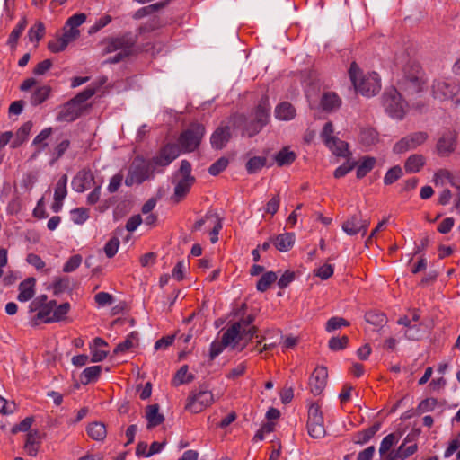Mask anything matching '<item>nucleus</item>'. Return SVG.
<instances>
[{"mask_svg":"<svg viewBox=\"0 0 460 460\" xmlns=\"http://www.w3.org/2000/svg\"><path fill=\"white\" fill-rule=\"evenodd\" d=\"M32 128V122L27 121L22 124L15 134L14 139L11 143L12 148H17L27 139Z\"/></svg>","mask_w":460,"mask_h":460,"instance_id":"473e14b6","label":"nucleus"},{"mask_svg":"<svg viewBox=\"0 0 460 460\" xmlns=\"http://www.w3.org/2000/svg\"><path fill=\"white\" fill-rule=\"evenodd\" d=\"M349 74L356 91L363 95L373 96L381 89L378 75L373 72L361 76L360 69L355 62L351 63Z\"/></svg>","mask_w":460,"mask_h":460,"instance_id":"f257e3e1","label":"nucleus"},{"mask_svg":"<svg viewBox=\"0 0 460 460\" xmlns=\"http://www.w3.org/2000/svg\"><path fill=\"white\" fill-rule=\"evenodd\" d=\"M459 91V86L453 81L438 79L431 85L432 95L435 99L445 101L453 98Z\"/></svg>","mask_w":460,"mask_h":460,"instance_id":"1a4fd4ad","label":"nucleus"},{"mask_svg":"<svg viewBox=\"0 0 460 460\" xmlns=\"http://www.w3.org/2000/svg\"><path fill=\"white\" fill-rule=\"evenodd\" d=\"M87 434L94 440L102 441L107 435V429L102 422L94 421L88 425Z\"/></svg>","mask_w":460,"mask_h":460,"instance_id":"2f4dec72","label":"nucleus"},{"mask_svg":"<svg viewBox=\"0 0 460 460\" xmlns=\"http://www.w3.org/2000/svg\"><path fill=\"white\" fill-rule=\"evenodd\" d=\"M456 146V134L454 131L445 133L437 143V150L439 155H448L453 153Z\"/></svg>","mask_w":460,"mask_h":460,"instance_id":"aec40b11","label":"nucleus"},{"mask_svg":"<svg viewBox=\"0 0 460 460\" xmlns=\"http://www.w3.org/2000/svg\"><path fill=\"white\" fill-rule=\"evenodd\" d=\"M119 240L118 237L111 238L104 245V252L108 258H112L118 252L119 246Z\"/></svg>","mask_w":460,"mask_h":460,"instance_id":"6e6d98bb","label":"nucleus"},{"mask_svg":"<svg viewBox=\"0 0 460 460\" xmlns=\"http://www.w3.org/2000/svg\"><path fill=\"white\" fill-rule=\"evenodd\" d=\"M378 140V133L372 128H362L360 131V141L365 146H372Z\"/></svg>","mask_w":460,"mask_h":460,"instance_id":"79ce46f5","label":"nucleus"},{"mask_svg":"<svg viewBox=\"0 0 460 460\" xmlns=\"http://www.w3.org/2000/svg\"><path fill=\"white\" fill-rule=\"evenodd\" d=\"M69 288V279L68 278H58L56 279L53 283V292L55 296H58L64 291H66Z\"/></svg>","mask_w":460,"mask_h":460,"instance_id":"680f3d73","label":"nucleus"},{"mask_svg":"<svg viewBox=\"0 0 460 460\" xmlns=\"http://www.w3.org/2000/svg\"><path fill=\"white\" fill-rule=\"evenodd\" d=\"M398 441V438L395 434L391 433L387 436H385L380 445L379 447V453L380 455H385L388 453L390 448L393 447L394 444H395Z\"/></svg>","mask_w":460,"mask_h":460,"instance_id":"3c124183","label":"nucleus"},{"mask_svg":"<svg viewBox=\"0 0 460 460\" xmlns=\"http://www.w3.org/2000/svg\"><path fill=\"white\" fill-rule=\"evenodd\" d=\"M380 427L381 424L376 422L371 427L356 433L354 436V442L359 445H364L367 443L380 429Z\"/></svg>","mask_w":460,"mask_h":460,"instance_id":"c85d7f7f","label":"nucleus"},{"mask_svg":"<svg viewBox=\"0 0 460 460\" xmlns=\"http://www.w3.org/2000/svg\"><path fill=\"white\" fill-rule=\"evenodd\" d=\"M27 19L25 17L22 18L21 21L18 22V24L15 26V28L12 31L7 43L12 47L15 48L19 38L21 37L22 33L25 30L27 26Z\"/></svg>","mask_w":460,"mask_h":460,"instance_id":"e433bc0d","label":"nucleus"},{"mask_svg":"<svg viewBox=\"0 0 460 460\" xmlns=\"http://www.w3.org/2000/svg\"><path fill=\"white\" fill-rule=\"evenodd\" d=\"M376 158L364 157L357 168V178L362 179L365 177L375 166Z\"/></svg>","mask_w":460,"mask_h":460,"instance_id":"58836bf2","label":"nucleus"},{"mask_svg":"<svg viewBox=\"0 0 460 460\" xmlns=\"http://www.w3.org/2000/svg\"><path fill=\"white\" fill-rule=\"evenodd\" d=\"M382 105L392 119L402 120L406 115L408 103L396 88L391 87L383 93Z\"/></svg>","mask_w":460,"mask_h":460,"instance_id":"7ed1b4c3","label":"nucleus"},{"mask_svg":"<svg viewBox=\"0 0 460 460\" xmlns=\"http://www.w3.org/2000/svg\"><path fill=\"white\" fill-rule=\"evenodd\" d=\"M66 184H67V175L63 174L58 181L56 187H55V192H54V199L55 200H64L65 198L67 195V190H66Z\"/></svg>","mask_w":460,"mask_h":460,"instance_id":"a19ab883","label":"nucleus"},{"mask_svg":"<svg viewBox=\"0 0 460 460\" xmlns=\"http://www.w3.org/2000/svg\"><path fill=\"white\" fill-rule=\"evenodd\" d=\"M341 100L334 92H325L323 93L320 106L325 111H332L340 108Z\"/></svg>","mask_w":460,"mask_h":460,"instance_id":"5701e85b","label":"nucleus"},{"mask_svg":"<svg viewBox=\"0 0 460 460\" xmlns=\"http://www.w3.org/2000/svg\"><path fill=\"white\" fill-rule=\"evenodd\" d=\"M180 155L179 146L176 144H167L152 159V163L157 166H166L176 159Z\"/></svg>","mask_w":460,"mask_h":460,"instance_id":"2eb2a0df","label":"nucleus"},{"mask_svg":"<svg viewBox=\"0 0 460 460\" xmlns=\"http://www.w3.org/2000/svg\"><path fill=\"white\" fill-rule=\"evenodd\" d=\"M278 279V276L273 271H268L264 273L258 280L256 288L260 292H265L271 284H273Z\"/></svg>","mask_w":460,"mask_h":460,"instance_id":"4c0bfd02","label":"nucleus"},{"mask_svg":"<svg viewBox=\"0 0 460 460\" xmlns=\"http://www.w3.org/2000/svg\"><path fill=\"white\" fill-rule=\"evenodd\" d=\"M214 402V395L211 391L200 388L193 390L187 398L185 410L191 413H199Z\"/></svg>","mask_w":460,"mask_h":460,"instance_id":"423d86ee","label":"nucleus"},{"mask_svg":"<svg viewBox=\"0 0 460 460\" xmlns=\"http://www.w3.org/2000/svg\"><path fill=\"white\" fill-rule=\"evenodd\" d=\"M86 20L84 13H76L71 16L66 22V27L73 29L74 31H79L77 28L83 24Z\"/></svg>","mask_w":460,"mask_h":460,"instance_id":"13d9d810","label":"nucleus"},{"mask_svg":"<svg viewBox=\"0 0 460 460\" xmlns=\"http://www.w3.org/2000/svg\"><path fill=\"white\" fill-rule=\"evenodd\" d=\"M429 137L428 133L423 131L414 132L396 142L393 147L395 154H402L411 149H415L422 145Z\"/></svg>","mask_w":460,"mask_h":460,"instance_id":"9d476101","label":"nucleus"},{"mask_svg":"<svg viewBox=\"0 0 460 460\" xmlns=\"http://www.w3.org/2000/svg\"><path fill=\"white\" fill-rule=\"evenodd\" d=\"M136 42L137 38L130 32L119 37L111 38L106 41L104 52L111 53L115 51H121L127 52L128 55H131Z\"/></svg>","mask_w":460,"mask_h":460,"instance_id":"6e6552de","label":"nucleus"},{"mask_svg":"<svg viewBox=\"0 0 460 460\" xmlns=\"http://www.w3.org/2000/svg\"><path fill=\"white\" fill-rule=\"evenodd\" d=\"M242 323H234L222 334L221 340L224 345L236 349L239 341L242 340Z\"/></svg>","mask_w":460,"mask_h":460,"instance_id":"6ab92c4d","label":"nucleus"},{"mask_svg":"<svg viewBox=\"0 0 460 460\" xmlns=\"http://www.w3.org/2000/svg\"><path fill=\"white\" fill-rule=\"evenodd\" d=\"M230 120L234 127L243 128L242 135L249 137L258 134L263 128L253 119L248 121L243 114H234L231 117Z\"/></svg>","mask_w":460,"mask_h":460,"instance_id":"f8f14e48","label":"nucleus"},{"mask_svg":"<svg viewBox=\"0 0 460 460\" xmlns=\"http://www.w3.org/2000/svg\"><path fill=\"white\" fill-rule=\"evenodd\" d=\"M228 163L229 161L227 158L221 157L209 166L208 172L211 175L216 176L227 167Z\"/></svg>","mask_w":460,"mask_h":460,"instance_id":"864d4df0","label":"nucleus"},{"mask_svg":"<svg viewBox=\"0 0 460 460\" xmlns=\"http://www.w3.org/2000/svg\"><path fill=\"white\" fill-rule=\"evenodd\" d=\"M266 157L253 156L246 163V171L250 174L256 173L266 165Z\"/></svg>","mask_w":460,"mask_h":460,"instance_id":"ea45409f","label":"nucleus"},{"mask_svg":"<svg viewBox=\"0 0 460 460\" xmlns=\"http://www.w3.org/2000/svg\"><path fill=\"white\" fill-rule=\"evenodd\" d=\"M34 421L33 417H26L24 420H22L19 424L14 425L12 428V433L16 434L21 431H27L31 429L32 423Z\"/></svg>","mask_w":460,"mask_h":460,"instance_id":"0e129e2a","label":"nucleus"},{"mask_svg":"<svg viewBox=\"0 0 460 460\" xmlns=\"http://www.w3.org/2000/svg\"><path fill=\"white\" fill-rule=\"evenodd\" d=\"M94 183V177L91 171L82 170L77 172L72 181V186L75 191L84 192L90 189Z\"/></svg>","mask_w":460,"mask_h":460,"instance_id":"a211bd4d","label":"nucleus"},{"mask_svg":"<svg viewBox=\"0 0 460 460\" xmlns=\"http://www.w3.org/2000/svg\"><path fill=\"white\" fill-rule=\"evenodd\" d=\"M146 418L147 420V429H152L164 421V416L159 412L157 403L146 406Z\"/></svg>","mask_w":460,"mask_h":460,"instance_id":"4be33fe9","label":"nucleus"},{"mask_svg":"<svg viewBox=\"0 0 460 460\" xmlns=\"http://www.w3.org/2000/svg\"><path fill=\"white\" fill-rule=\"evenodd\" d=\"M194 379L192 374H188V366L183 365L176 373L173 383L175 385L190 383Z\"/></svg>","mask_w":460,"mask_h":460,"instance_id":"c03bdc74","label":"nucleus"},{"mask_svg":"<svg viewBox=\"0 0 460 460\" xmlns=\"http://www.w3.org/2000/svg\"><path fill=\"white\" fill-rule=\"evenodd\" d=\"M308 434L313 438H323L326 430L323 425V418L320 411V407L316 403L311 404L308 410L307 420Z\"/></svg>","mask_w":460,"mask_h":460,"instance_id":"0eeeda50","label":"nucleus"},{"mask_svg":"<svg viewBox=\"0 0 460 460\" xmlns=\"http://www.w3.org/2000/svg\"><path fill=\"white\" fill-rule=\"evenodd\" d=\"M51 133L52 128H46L35 137L32 144L37 146V150L31 155V159H35L38 156L39 153L48 146V143L46 142V140L50 137Z\"/></svg>","mask_w":460,"mask_h":460,"instance_id":"c756f323","label":"nucleus"},{"mask_svg":"<svg viewBox=\"0 0 460 460\" xmlns=\"http://www.w3.org/2000/svg\"><path fill=\"white\" fill-rule=\"evenodd\" d=\"M205 127L199 123L191 124L179 137L178 143L183 152H192L200 145Z\"/></svg>","mask_w":460,"mask_h":460,"instance_id":"20e7f679","label":"nucleus"},{"mask_svg":"<svg viewBox=\"0 0 460 460\" xmlns=\"http://www.w3.org/2000/svg\"><path fill=\"white\" fill-rule=\"evenodd\" d=\"M270 111V105L269 103V98L262 97L256 107L253 119L260 123L261 126L264 127L269 121Z\"/></svg>","mask_w":460,"mask_h":460,"instance_id":"412c9836","label":"nucleus"},{"mask_svg":"<svg viewBox=\"0 0 460 460\" xmlns=\"http://www.w3.org/2000/svg\"><path fill=\"white\" fill-rule=\"evenodd\" d=\"M82 260L83 259L80 254L71 256L65 263L63 271L66 273L75 271L82 263Z\"/></svg>","mask_w":460,"mask_h":460,"instance_id":"052dcab7","label":"nucleus"},{"mask_svg":"<svg viewBox=\"0 0 460 460\" xmlns=\"http://www.w3.org/2000/svg\"><path fill=\"white\" fill-rule=\"evenodd\" d=\"M280 204V198L277 194L273 196L265 206V213L270 214L271 216L275 215L279 210Z\"/></svg>","mask_w":460,"mask_h":460,"instance_id":"69168bd1","label":"nucleus"},{"mask_svg":"<svg viewBox=\"0 0 460 460\" xmlns=\"http://www.w3.org/2000/svg\"><path fill=\"white\" fill-rule=\"evenodd\" d=\"M154 168L152 164L142 157H136L129 168L128 175L126 177L125 184L132 186L135 183L140 184L149 178Z\"/></svg>","mask_w":460,"mask_h":460,"instance_id":"39448f33","label":"nucleus"},{"mask_svg":"<svg viewBox=\"0 0 460 460\" xmlns=\"http://www.w3.org/2000/svg\"><path fill=\"white\" fill-rule=\"evenodd\" d=\"M51 66L52 61L50 59H44L36 65L33 69V74L35 75H43L51 68Z\"/></svg>","mask_w":460,"mask_h":460,"instance_id":"774afa93","label":"nucleus"},{"mask_svg":"<svg viewBox=\"0 0 460 460\" xmlns=\"http://www.w3.org/2000/svg\"><path fill=\"white\" fill-rule=\"evenodd\" d=\"M175 183L172 199L175 202L182 200L190 192L191 186L195 182V177L191 175V164L187 160H182L179 170L173 174Z\"/></svg>","mask_w":460,"mask_h":460,"instance_id":"f03ea898","label":"nucleus"},{"mask_svg":"<svg viewBox=\"0 0 460 460\" xmlns=\"http://www.w3.org/2000/svg\"><path fill=\"white\" fill-rule=\"evenodd\" d=\"M411 439L410 436L408 435L405 438L403 443L398 447V449H402V456L404 459L409 457L410 456L413 455L417 451V444L413 443L410 446H406L407 443L411 442Z\"/></svg>","mask_w":460,"mask_h":460,"instance_id":"5fc2aeb1","label":"nucleus"},{"mask_svg":"<svg viewBox=\"0 0 460 460\" xmlns=\"http://www.w3.org/2000/svg\"><path fill=\"white\" fill-rule=\"evenodd\" d=\"M402 176V169L400 165H395L392 168H390L385 177H384V183L385 185H391L396 181H398Z\"/></svg>","mask_w":460,"mask_h":460,"instance_id":"a18cd8bd","label":"nucleus"},{"mask_svg":"<svg viewBox=\"0 0 460 460\" xmlns=\"http://www.w3.org/2000/svg\"><path fill=\"white\" fill-rule=\"evenodd\" d=\"M295 243V234L293 233H285L277 235L273 239V244L279 252H288Z\"/></svg>","mask_w":460,"mask_h":460,"instance_id":"a878e982","label":"nucleus"},{"mask_svg":"<svg viewBox=\"0 0 460 460\" xmlns=\"http://www.w3.org/2000/svg\"><path fill=\"white\" fill-rule=\"evenodd\" d=\"M230 127L221 125L216 128L210 137V144L214 149L221 150L231 139Z\"/></svg>","mask_w":460,"mask_h":460,"instance_id":"f3484780","label":"nucleus"},{"mask_svg":"<svg viewBox=\"0 0 460 460\" xmlns=\"http://www.w3.org/2000/svg\"><path fill=\"white\" fill-rule=\"evenodd\" d=\"M349 325V322H348L346 319L342 317H332L330 318L325 325V330L328 332H334L337 329H340L341 327H346Z\"/></svg>","mask_w":460,"mask_h":460,"instance_id":"49530a36","label":"nucleus"},{"mask_svg":"<svg viewBox=\"0 0 460 460\" xmlns=\"http://www.w3.org/2000/svg\"><path fill=\"white\" fill-rule=\"evenodd\" d=\"M326 146L337 156L347 157L349 155L348 143L338 137L332 138Z\"/></svg>","mask_w":460,"mask_h":460,"instance_id":"72a5a7b5","label":"nucleus"},{"mask_svg":"<svg viewBox=\"0 0 460 460\" xmlns=\"http://www.w3.org/2000/svg\"><path fill=\"white\" fill-rule=\"evenodd\" d=\"M398 86L401 93L407 97L414 96L420 93L423 88V82L419 75V70H416L415 74L404 75L399 81Z\"/></svg>","mask_w":460,"mask_h":460,"instance_id":"9b49d317","label":"nucleus"},{"mask_svg":"<svg viewBox=\"0 0 460 460\" xmlns=\"http://www.w3.org/2000/svg\"><path fill=\"white\" fill-rule=\"evenodd\" d=\"M369 222L362 219L360 214H355L349 217L342 224V230L349 235H355L362 233V235L367 234Z\"/></svg>","mask_w":460,"mask_h":460,"instance_id":"ddd939ff","label":"nucleus"},{"mask_svg":"<svg viewBox=\"0 0 460 460\" xmlns=\"http://www.w3.org/2000/svg\"><path fill=\"white\" fill-rule=\"evenodd\" d=\"M334 132V128L332 122H327L324 124L323 130L321 132V137L325 145H330L331 140L335 137L332 136Z\"/></svg>","mask_w":460,"mask_h":460,"instance_id":"e2e57ef3","label":"nucleus"},{"mask_svg":"<svg viewBox=\"0 0 460 460\" xmlns=\"http://www.w3.org/2000/svg\"><path fill=\"white\" fill-rule=\"evenodd\" d=\"M67 47L66 41L62 40L59 35H57L55 39L51 40L48 43V49L53 53H58L63 51Z\"/></svg>","mask_w":460,"mask_h":460,"instance_id":"bf43d9fd","label":"nucleus"},{"mask_svg":"<svg viewBox=\"0 0 460 460\" xmlns=\"http://www.w3.org/2000/svg\"><path fill=\"white\" fill-rule=\"evenodd\" d=\"M82 107H79L72 99L60 107L57 119L58 121H75L82 113Z\"/></svg>","mask_w":460,"mask_h":460,"instance_id":"dca6fc26","label":"nucleus"},{"mask_svg":"<svg viewBox=\"0 0 460 460\" xmlns=\"http://www.w3.org/2000/svg\"><path fill=\"white\" fill-rule=\"evenodd\" d=\"M40 444V434L38 430H32L27 434L24 449L31 456L38 454Z\"/></svg>","mask_w":460,"mask_h":460,"instance_id":"b1692460","label":"nucleus"},{"mask_svg":"<svg viewBox=\"0 0 460 460\" xmlns=\"http://www.w3.org/2000/svg\"><path fill=\"white\" fill-rule=\"evenodd\" d=\"M70 310V304L69 303H63L53 311L51 319H48V321H54V322H59L64 319L65 315L69 312Z\"/></svg>","mask_w":460,"mask_h":460,"instance_id":"603ef678","label":"nucleus"},{"mask_svg":"<svg viewBox=\"0 0 460 460\" xmlns=\"http://www.w3.org/2000/svg\"><path fill=\"white\" fill-rule=\"evenodd\" d=\"M366 321L370 324L382 326L386 323V317L384 314L369 312L365 315Z\"/></svg>","mask_w":460,"mask_h":460,"instance_id":"4d7b16f0","label":"nucleus"},{"mask_svg":"<svg viewBox=\"0 0 460 460\" xmlns=\"http://www.w3.org/2000/svg\"><path fill=\"white\" fill-rule=\"evenodd\" d=\"M45 34V26L43 22H38L36 24L30 28L28 37L31 41L40 40Z\"/></svg>","mask_w":460,"mask_h":460,"instance_id":"de8ad7c7","label":"nucleus"},{"mask_svg":"<svg viewBox=\"0 0 460 460\" xmlns=\"http://www.w3.org/2000/svg\"><path fill=\"white\" fill-rule=\"evenodd\" d=\"M328 378V371L325 367H317L309 378V386L314 395L322 394L326 386Z\"/></svg>","mask_w":460,"mask_h":460,"instance_id":"4468645a","label":"nucleus"},{"mask_svg":"<svg viewBox=\"0 0 460 460\" xmlns=\"http://www.w3.org/2000/svg\"><path fill=\"white\" fill-rule=\"evenodd\" d=\"M101 371H102L101 366H92V367H86L83 371L82 376H81L82 383L85 384V385L91 383L92 381H93L100 376Z\"/></svg>","mask_w":460,"mask_h":460,"instance_id":"37998d69","label":"nucleus"},{"mask_svg":"<svg viewBox=\"0 0 460 460\" xmlns=\"http://www.w3.org/2000/svg\"><path fill=\"white\" fill-rule=\"evenodd\" d=\"M95 93L94 88H86L81 93H77L72 100L84 110V103L89 100Z\"/></svg>","mask_w":460,"mask_h":460,"instance_id":"8fccbe9b","label":"nucleus"},{"mask_svg":"<svg viewBox=\"0 0 460 460\" xmlns=\"http://www.w3.org/2000/svg\"><path fill=\"white\" fill-rule=\"evenodd\" d=\"M51 92L52 88L49 85H42L37 87L30 97L31 104L32 106H38L43 103L45 101L49 99Z\"/></svg>","mask_w":460,"mask_h":460,"instance_id":"bb28decb","label":"nucleus"},{"mask_svg":"<svg viewBox=\"0 0 460 460\" xmlns=\"http://www.w3.org/2000/svg\"><path fill=\"white\" fill-rule=\"evenodd\" d=\"M208 219H210V225H212L209 233L210 241L212 243H215L218 241V234L222 229V220L217 213L211 211L208 212Z\"/></svg>","mask_w":460,"mask_h":460,"instance_id":"f704fd0d","label":"nucleus"},{"mask_svg":"<svg viewBox=\"0 0 460 460\" xmlns=\"http://www.w3.org/2000/svg\"><path fill=\"white\" fill-rule=\"evenodd\" d=\"M425 162V157L422 155H411L406 159L404 169L409 173L417 172L424 166Z\"/></svg>","mask_w":460,"mask_h":460,"instance_id":"cd10ccee","label":"nucleus"},{"mask_svg":"<svg viewBox=\"0 0 460 460\" xmlns=\"http://www.w3.org/2000/svg\"><path fill=\"white\" fill-rule=\"evenodd\" d=\"M349 338L346 335L342 337H332L328 342L329 349L333 351H338L345 349L348 346Z\"/></svg>","mask_w":460,"mask_h":460,"instance_id":"09e8293b","label":"nucleus"},{"mask_svg":"<svg viewBox=\"0 0 460 460\" xmlns=\"http://www.w3.org/2000/svg\"><path fill=\"white\" fill-rule=\"evenodd\" d=\"M404 336L408 340L418 341L421 337L420 324H412L409 329H406Z\"/></svg>","mask_w":460,"mask_h":460,"instance_id":"338daca9","label":"nucleus"},{"mask_svg":"<svg viewBox=\"0 0 460 460\" xmlns=\"http://www.w3.org/2000/svg\"><path fill=\"white\" fill-rule=\"evenodd\" d=\"M34 285H35V279L34 278H28L19 285V295H18V300L21 302H26L33 297L34 296Z\"/></svg>","mask_w":460,"mask_h":460,"instance_id":"393cba45","label":"nucleus"},{"mask_svg":"<svg viewBox=\"0 0 460 460\" xmlns=\"http://www.w3.org/2000/svg\"><path fill=\"white\" fill-rule=\"evenodd\" d=\"M276 118L281 120H290L296 115V110L291 103L284 102L275 109Z\"/></svg>","mask_w":460,"mask_h":460,"instance_id":"7c9ffc66","label":"nucleus"},{"mask_svg":"<svg viewBox=\"0 0 460 460\" xmlns=\"http://www.w3.org/2000/svg\"><path fill=\"white\" fill-rule=\"evenodd\" d=\"M296 158L293 151H288L287 148L281 149L275 155V161L279 166L289 165Z\"/></svg>","mask_w":460,"mask_h":460,"instance_id":"c9c22d12","label":"nucleus"}]
</instances>
